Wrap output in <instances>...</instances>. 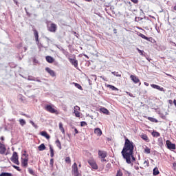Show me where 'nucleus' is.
<instances>
[{"mask_svg": "<svg viewBox=\"0 0 176 176\" xmlns=\"http://www.w3.org/2000/svg\"><path fill=\"white\" fill-rule=\"evenodd\" d=\"M141 138L146 141V142H149V138H148V135L146 134L140 135Z\"/></svg>", "mask_w": 176, "mask_h": 176, "instance_id": "nucleus-21", "label": "nucleus"}, {"mask_svg": "<svg viewBox=\"0 0 176 176\" xmlns=\"http://www.w3.org/2000/svg\"><path fill=\"white\" fill-rule=\"evenodd\" d=\"M69 63L74 65L75 68H78V60L74 58H69Z\"/></svg>", "mask_w": 176, "mask_h": 176, "instance_id": "nucleus-11", "label": "nucleus"}, {"mask_svg": "<svg viewBox=\"0 0 176 176\" xmlns=\"http://www.w3.org/2000/svg\"><path fill=\"white\" fill-rule=\"evenodd\" d=\"M78 109H80V108L78 106L74 107V111H78Z\"/></svg>", "mask_w": 176, "mask_h": 176, "instance_id": "nucleus-51", "label": "nucleus"}, {"mask_svg": "<svg viewBox=\"0 0 176 176\" xmlns=\"http://www.w3.org/2000/svg\"><path fill=\"white\" fill-rule=\"evenodd\" d=\"M47 28L50 32H56L57 31V25L56 23H51L48 25Z\"/></svg>", "mask_w": 176, "mask_h": 176, "instance_id": "nucleus-4", "label": "nucleus"}, {"mask_svg": "<svg viewBox=\"0 0 176 176\" xmlns=\"http://www.w3.org/2000/svg\"><path fill=\"white\" fill-rule=\"evenodd\" d=\"M98 156L99 157H101V159H105V157H107V151H102L101 150H99Z\"/></svg>", "mask_w": 176, "mask_h": 176, "instance_id": "nucleus-10", "label": "nucleus"}, {"mask_svg": "<svg viewBox=\"0 0 176 176\" xmlns=\"http://www.w3.org/2000/svg\"><path fill=\"white\" fill-rule=\"evenodd\" d=\"M130 78L134 83H138V82H140V78L135 76L131 75Z\"/></svg>", "mask_w": 176, "mask_h": 176, "instance_id": "nucleus-15", "label": "nucleus"}, {"mask_svg": "<svg viewBox=\"0 0 176 176\" xmlns=\"http://www.w3.org/2000/svg\"><path fill=\"white\" fill-rule=\"evenodd\" d=\"M24 50H25H25H27V47H24Z\"/></svg>", "mask_w": 176, "mask_h": 176, "instance_id": "nucleus-64", "label": "nucleus"}, {"mask_svg": "<svg viewBox=\"0 0 176 176\" xmlns=\"http://www.w3.org/2000/svg\"><path fill=\"white\" fill-rule=\"evenodd\" d=\"M54 163V160L53 158H52L50 160V165L51 166V167H53Z\"/></svg>", "mask_w": 176, "mask_h": 176, "instance_id": "nucleus-45", "label": "nucleus"}, {"mask_svg": "<svg viewBox=\"0 0 176 176\" xmlns=\"http://www.w3.org/2000/svg\"><path fill=\"white\" fill-rule=\"evenodd\" d=\"M72 171L74 176H82L80 173H79V170H78V164L76 162H74L72 166Z\"/></svg>", "mask_w": 176, "mask_h": 176, "instance_id": "nucleus-3", "label": "nucleus"}, {"mask_svg": "<svg viewBox=\"0 0 176 176\" xmlns=\"http://www.w3.org/2000/svg\"><path fill=\"white\" fill-rule=\"evenodd\" d=\"M101 162H107V160L105 158H102Z\"/></svg>", "mask_w": 176, "mask_h": 176, "instance_id": "nucleus-56", "label": "nucleus"}, {"mask_svg": "<svg viewBox=\"0 0 176 176\" xmlns=\"http://www.w3.org/2000/svg\"><path fill=\"white\" fill-rule=\"evenodd\" d=\"M11 162H12L15 164H17V166L20 164V162H19V155L17 154V152L14 151L11 157Z\"/></svg>", "mask_w": 176, "mask_h": 176, "instance_id": "nucleus-2", "label": "nucleus"}, {"mask_svg": "<svg viewBox=\"0 0 176 176\" xmlns=\"http://www.w3.org/2000/svg\"><path fill=\"white\" fill-rule=\"evenodd\" d=\"M126 94H129L130 97H134V96H133V94H131V93H130V92H127V91H126Z\"/></svg>", "mask_w": 176, "mask_h": 176, "instance_id": "nucleus-53", "label": "nucleus"}, {"mask_svg": "<svg viewBox=\"0 0 176 176\" xmlns=\"http://www.w3.org/2000/svg\"><path fill=\"white\" fill-rule=\"evenodd\" d=\"M160 172H159V169L157 168H155L153 170V175L156 176V175H159Z\"/></svg>", "mask_w": 176, "mask_h": 176, "instance_id": "nucleus-26", "label": "nucleus"}, {"mask_svg": "<svg viewBox=\"0 0 176 176\" xmlns=\"http://www.w3.org/2000/svg\"><path fill=\"white\" fill-rule=\"evenodd\" d=\"M148 120H150V122H153L154 123H157V122H159L157 119L152 117H148Z\"/></svg>", "mask_w": 176, "mask_h": 176, "instance_id": "nucleus-27", "label": "nucleus"}, {"mask_svg": "<svg viewBox=\"0 0 176 176\" xmlns=\"http://www.w3.org/2000/svg\"><path fill=\"white\" fill-rule=\"evenodd\" d=\"M46 61L47 63H49L50 64H52L53 63H54V58H53V57L50 56H47L45 57Z\"/></svg>", "mask_w": 176, "mask_h": 176, "instance_id": "nucleus-16", "label": "nucleus"}, {"mask_svg": "<svg viewBox=\"0 0 176 176\" xmlns=\"http://www.w3.org/2000/svg\"><path fill=\"white\" fill-rule=\"evenodd\" d=\"M6 152V146H5V144L0 142V154L5 155Z\"/></svg>", "mask_w": 176, "mask_h": 176, "instance_id": "nucleus-9", "label": "nucleus"}, {"mask_svg": "<svg viewBox=\"0 0 176 176\" xmlns=\"http://www.w3.org/2000/svg\"><path fill=\"white\" fill-rule=\"evenodd\" d=\"M94 133L98 137H100V135H102V131H101V129H100V128H96L94 130Z\"/></svg>", "mask_w": 176, "mask_h": 176, "instance_id": "nucleus-14", "label": "nucleus"}, {"mask_svg": "<svg viewBox=\"0 0 176 176\" xmlns=\"http://www.w3.org/2000/svg\"><path fill=\"white\" fill-rule=\"evenodd\" d=\"M107 87H109V89H111L113 91H118L119 90V89L116 88L115 86L111 85H108Z\"/></svg>", "mask_w": 176, "mask_h": 176, "instance_id": "nucleus-25", "label": "nucleus"}, {"mask_svg": "<svg viewBox=\"0 0 176 176\" xmlns=\"http://www.w3.org/2000/svg\"><path fill=\"white\" fill-rule=\"evenodd\" d=\"M139 36H140V38H142L143 39H145L146 41H148V42H151V39H152V38L146 37V36L144 35V34L142 33L139 34Z\"/></svg>", "mask_w": 176, "mask_h": 176, "instance_id": "nucleus-18", "label": "nucleus"}, {"mask_svg": "<svg viewBox=\"0 0 176 176\" xmlns=\"http://www.w3.org/2000/svg\"><path fill=\"white\" fill-rule=\"evenodd\" d=\"M30 124L33 126V127H34L35 129H37V128H38V125H36L34 122H33V121H30Z\"/></svg>", "mask_w": 176, "mask_h": 176, "instance_id": "nucleus-37", "label": "nucleus"}, {"mask_svg": "<svg viewBox=\"0 0 176 176\" xmlns=\"http://www.w3.org/2000/svg\"><path fill=\"white\" fill-rule=\"evenodd\" d=\"M50 157H54V150L53 149V147L50 144Z\"/></svg>", "mask_w": 176, "mask_h": 176, "instance_id": "nucleus-22", "label": "nucleus"}, {"mask_svg": "<svg viewBox=\"0 0 176 176\" xmlns=\"http://www.w3.org/2000/svg\"><path fill=\"white\" fill-rule=\"evenodd\" d=\"M131 159L133 162H135V157H134L133 154H131V155H130V162H131Z\"/></svg>", "mask_w": 176, "mask_h": 176, "instance_id": "nucleus-41", "label": "nucleus"}, {"mask_svg": "<svg viewBox=\"0 0 176 176\" xmlns=\"http://www.w3.org/2000/svg\"><path fill=\"white\" fill-rule=\"evenodd\" d=\"M168 76H170V78H173L174 76H171V74H166Z\"/></svg>", "mask_w": 176, "mask_h": 176, "instance_id": "nucleus-60", "label": "nucleus"}, {"mask_svg": "<svg viewBox=\"0 0 176 176\" xmlns=\"http://www.w3.org/2000/svg\"><path fill=\"white\" fill-rule=\"evenodd\" d=\"M113 33H114V34H116V33H117L116 29H113Z\"/></svg>", "mask_w": 176, "mask_h": 176, "instance_id": "nucleus-61", "label": "nucleus"}, {"mask_svg": "<svg viewBox=\"0 0 176 176\" xmlns=\"http://www.w3.org/2000/svg\"><path fill=\"white\" fill-rule=\"evenodd\" d=\"M153 137H160V133L159 132L153 131L152 133Z\"/></svg>", "mask_w": 176, "mask_h": 176, "instance_id": "nucleus-30", "label": "nucleus"}, {"mask_svg": "<svg viewBox=\"0 0 176 176\" xmlns=\"http://www.w3.org/2000/svg\"><path fill=\"white\" fill-rule=\"evenodd\" d=\"M56 146H58V148L59 149H62V147H61V142H60L59 140H57L56 142Z\"/></svg>", "mask_w": 176, "mask_h": 176, "instance_id": "nucleus-29", "label": "nucleus"}, {"mask_svg": "<svg viewBox=\"0 0 176 176\" xmlns=\"http://www.w3.org/2000/svg\"><path fill=\"white\" fill-rule=\"evenodd\" d=\"M34 82H38L39 83H41L42 81L39 80V78L34 77Z\"/></svg>", "mask_w": 176, "mask_h": 176, "instance_id": "nucleus-48", "label": "nucleus"}, {"mask_svg": "<svg viewBox=\"0 0 176 176\" xmlns=\"http://www.w3.org/2000/svg\"><path fill=\"white\" fill-rule=\"evenodd\" d=\"M34 38L36 39V42L37 43H39V35L38 34V31L34 30Z\"/></svg>", "mask_w": 176, "mask_h": 176, "instance_id": "nucleus-19", "label": "nucleus"}, {"mask_svg": "<svg viewBox=\"0 0 176 176\" xmlns=\"http://www.w3.org/2000/svg\"><path fill=\"white\" fill-rule=\"evenodd\" d=\"M106 167H107V168H109V167H111V164H107L106 165Z\"/></svg>", "mask_w": 176, "mask_h": 176, "instance_id": "nucleus-55", "label": "nucleus"}, {"mask_svg": "<svg viewBox=\"0 0 176 176\" xmlns=\"http://www.w3.org/2000/svg\"><path fill=\"white\" fill-rule=\"evenodd\" d=\"M45 71H46L48 74H50V75L51 76H53V77L56 76V73L54 72V71L52 70L50 67H46V68H45Z\"/></svg>", "mask_w": 176, "mask_h": 176, "instance_id": "nucleus-13", "label": "nucleus"}, {"mask_svg": "<svg viewBox=\"0 0 176 176\" xmlns=\"http://www.w3.org/2000/svg\"><path fill=\"white\" fill-rule=\"evenodd\" d=\"M28 80H32V81L34 82V80H35V77H34V76H29L28 77Z\"/></svg>", "mask_w": 176, "mask_h": 176, "instance_id": "nucleus-34", "label": "nucleus"}, {"mask_svg": "<svg viewBox=\"0 0 176 176\" xmlns=\"http://www.w3.org/2000/svg\"><path fill=\"white\" fill-rule=\"evenodd\" d=\"M158 145L159 146H160L162 148V146H163V138H160L158 139Z\"/></svg>", "mask_w": 176, "mask_h": 176, "instance_id": "nucleus-28", "label": "nucleus"}, {"mask_svg": "<svg viewBox=\"0 0 176 176\" xmlns=\"http://www.w3.org/2000/svg\"><path fill=\"white\" fill-rule=\"evenodd\" d=\"M166 146L168 149H170V151L175 149V144L172 143L170 140H166Z\"/></svg>", "mask_w": 176, "mask_h": 176, "instance_id": "nucleus-6", "label": "nucleus"}, {"mask_svg": "<svg viewBox=\"0 0 176 176\" xmlns=\"http://www.w3.org/2000/svg\"><path fill=\"white\" fill-rule=\"evenodd\" d=\"M21 166H22V167H24L25 168H26V167H28V158L21 157Z\"/></svg>", "mask_w": 176, "mask_h": 176, "instance_id": "nucleus-7", "label": "nucleus"}, {"mask_svg": "<svg viewBox=\"0 0 176 176\" xmlns=\"http://www.w3.org/2000/svg\"><path fill=\"white\" fill-rule=\"evenodd\" d=\"M144 164H146V166H147V167H148L149 166V162L144 161Z\"/></svg>", "mask_w": 176, "mask_h": 176, "instance_id": "nucleus-50", "label": "nucleus"}, {"mask_svg": "<svg viewBox=\"0 0 176 176\" xmlns=\"http://www.w3.org/2000/svg\"><path fill=\"white\" fill-rule=\"evenodd\" d=\"M74 113H75V116L76 118H80V113H79V111L74 110Z\"/></svg>", "mask_w": 176, "mask_h": 176, "instance_id": "nucleus-35", "label": "nucleus"}, {"mask_svg": "<svg viewBox=\"0 0 176 176\" xmlns=\"http://www.w3.org/2000/svg\"><path fill=\"white\" fill-rule=\"evenodd\" d=\"M59 130H60L63 134H65V130H64V127L63 126V122L59 123Z\"/></svg>", "mask_w": 176, "mask_h": 176, "instance_id": "nucleus-24", "label": "nucleus"}, {"mask_svg": "<svg viewBox=\"0 0 176 176\" xmlns=\"http://www.w3.org/2000/svg\"><path fill=\"white\" fill-rule=\"evenodd\" d=\"M88 163L94 170H98V166H97V164L96 163V162L93 160H89L88 161Z\"/></svg>", "mask_w": 176, "mask_h": 176, "instance_id": "nucleus-8", "label": "nucleus"}, {"mask_svg": "<svg viewBox=\"0 0 176 176\" xmlns=\"http://www.w3.org/2000/svg\"><path fill=\"white\" fill-rule=\"evenodd\" d=\"M144 85H145V86H149V83H148L146 82H144Z\"/></svg>", "mask_w": 176, "mask_h": 176, "instance_id": "nucleus-57", "label": "nucleus"}, {"mask_svg": "<svg viewBox=\"0 0 176 176\" xmlns=\"http://www.w3.org/2000/svg\"><path fill=\"white\" fill-rule=\"evenodd\" d=\"M173 79H174L175 80H176V77H173Z\"/></svg>", "mask_w": 176, "mask_h": 176, "instance_id": "nucleus-63", "label": "nucleus"}, {"mask_svg": "<svg viewBox=\"0 0 176 176\" xmlns=\"http://www.w3.org/2000/svg\"><path fill=\"white\" fill-rule=\"evenodd\" d=\"M66 163H71V158L69 157H67L65 158Z\"/></svg>", "mask_w": 176, "mask_h": 176, "instance_id": "nucleus-44", "label": "nucleus"}, {"mask_svg": "<svg viewBox=\"0 0 176 176\" xmlns=\"http://www.w3.org/2000/svg\"><path fill=\"white\" fill-rule=\"evenodd\" d=\"M144 153H147V154L151 153V148L146 147V148L144 149Z\"/></svg>", "mask_w": 176, "mask_h": 176, "instance_id": "nucleus-36", "label": "nucleus"}, {"mask_svg": "<svg viewBox=\"0 0 176 176\" xmlns=\"http://www.w3.org/2000/svg\"><path fill=\"white\" fill-rule=\"evenodd\" d=\"M123 159H125L128 164H131V161H130V156L134 154V143L129 138H125V143L122 151H121Z\"/></svg>", "mask_w": 176, "mask_h": 176, "instance_id": "nucleus-1", "label": "nucleus"}, {"mask_svg": "<svg viewBox=\"0 0 176 176\" xmlns=\"http://www.w3.org/2000/svg\"><path fill=\"white\" fill-rule=\"evenodd\" d=\"M151 87H153V89H156L157 90H160V91H165L164 88L161 87L157 85L152 84Z\"/></svg>", "mask_w": 176, "mask_h": 176, "instance_id": "nucleus-12", "label": "nucleus"}, {"mask_svg": "<svg viewBox=\"0 0 176 176\" xmlns=\"http://www.w3.org/2000/svg\"><path fill=\"white\" fill-rule=\"evenodd\" d=\"M173 104H174V105H175V107H176V100H175V99L173 100Z\"/></svg>", "mask_w": 176, "mask_h": 176, "instance_id": "nucleus-58", "label": "nucleus"}, {"mask_svg": "<svg viewBox=\"0 0 176 176\" xmlns=\"http://www.w3.org/2000/svg\"><path fill=\"white\" fill-rule=\"evenodd\" d=\"M45 111H47V112H50V113H56L57 110H56L52 105L47 104L45 107Z\"/></svg>", "mask_w": 176, "mask_h": 176, "instance_id": "nucleus-5", "label": "nucleus"}, {"mask_svg": "<svg viewBox=\"0 0 176 176\" xmlns=\"http://www.w3.org/2000/svg\"><path fill=\"white\" fill-rule=\"evenodd\" d=\"M22 155L25 156V157L28 159V154H27V151H24V153Z\"/></svg>", "mask_w": 176, "mask_h": 176, "instance_id": "nucleus-46", "label": "nucleus"}, {"mask_svg": "<svg viewBox=\"0 0 176 176\" xmlns=\"http://www.w3.org/2000/svg\"><path fill=\"white\" fill-rule=\"evenodd\" d=\"M12 167L15 168V170H17V171H21V169L20 168V167L17 166L13 165Z\"/></svg>", "mask_w": 176, "mask_h": 176, "instance_id": "nucleus-43", "label": "nucleus"}, {"mask_svg": "<svg viewBox=\"0 0 176 176\" xmlns=\"http://www.w3.org/2000/svg\"><path fill=\"white\" fill-rule=\"evenodd\" d=\"M80 126L81 127H85V126H87V122L85 121L80 122Z\"/></svg>", "mask_w": 176, "mask_h": 176, "instance_id": "nucleus-38", "label": "nucleus"}, {"mask_svg": "<svg viewBox=\"0 0 176 176\" xmlns=\"http://www.w3.org/2000/svg\"><path fill=\"white\" fill-rule=\"evenodd\" d=\"M100 112L102 113H104V115H109V111L106 108H100Z\"/></svg>", "mask_w": 176, "mask_h": 176, "instance_id": "nucleus-20", "label": "nucleus"}, {"mask_svg": "<svg viewBox=\"0 0 176 176\" xmlns=\"http://www.w3.org/2000/svg\"><path fill=\"white\" fill-rule=\"evenodd\" d=\"M25 10L28 14V16H31V14L28 12V11L27 10V8H25Z\"/></svg>", "mask_w": 176, "mask_h": 176, "instance_id": "nucleus-54", "label": "nucleus"}, {"mask_svg": "<svg viewBox=\"0 0 176 176\" xmlns=\"http://www.w3.org/2000/svg\"><path fill=\"white\" fill-rule=\"evenodd\" d=\"M173 10H176V6H174Z\"/></svg>", "mask_w": 176, "mask_h": 176, "instance_id": "nucleus-62", "label": "nucleus"}, {"mask_svg": "<svg viewBox=\"0 0 176 176\" xmlns=\"http://www.w3.org/2000/svg\"><path fill=\"white\" fill-rule=\"evenodd\" d=\"M141 20H144V18L137 16L135 18V21H141Z\"/></svg>", "mask_w": 176, "mask_h": 176, "instance_id": "nucleus-42", "label": "nucleus"}, {"mask_svg": "<svg viewBox=\"0 0 176 176\" xmlns=\"http://www.w3.org/2000/svg\"><path fill=\"white\" fill-rule=\"evenodd\" d=\"M116 176H123V173H122V170H118L117 171Z\"/></svg>", "mask_w": 176, "mask_h": 176, "instance_id": "nucleus-39", "label": "nucleus"}, {"mask_svg": "<svg viewBox=\"0 0 176 176\" xmlns=\"http://www.w3.org/2000/svg\"><path fill=\"white\" fill-rule=\"evenodd\" d=\"M41 135H42L43 137L46 138L47 140H50V135L46 131H41Z\"/></svg>", "mask_w": 176, "mask_h": 176, "instance_id": "nucleus-17", "label": "nucleus"}, {"mask_svg": "<svg viewBox=\"0 0 176 176\" xmlns=\"http://www.w3.org/2000/svg\"><path fill=\"white\" fill-rule=\"evenodd\" d=\"M137 50H138V53H140V56H145L144 54V51L140 50L139 48H137Z\"/></svg>", "mask_w": 176, "mask_h": 176, "instance_id": "nucleus-40", "label": "nucleus"}, {"mask_svg": "<svg viewBox=\"0 0 176 176\" xmlns=\"http://www.w3.org/2000/svg\"><path fill=\"white\" fill-rule=\"evenodd\" d=\"M133 3H138V0H131Z\"/></svg>", "mask_w": 176, "mask_h": 176, "instance_id": "nucleus-52", "label": "nucleus"}, {"mask_svg": "<svg viewBox=\"0 0 176 176\" xmlns=\"http://www.w3.org/2000/svg\"><path fill=\"white\" fill-rule=\"evenodd\" d=\"M19 123L21 126H25V120L24 119H20L19 120Z\"/></svg>", "mask_w": 176, "mask_h": 176, "instance_id": "nucleus-32", "label": "nucleus"}, {"mask_svg": "<svg viewBox=\"0 0 176 176\" xmlns=\"http://www.w3.org/2000/svg\"><path fill=\"white\" fill-rule=\"evenodd\" d=\"M38 149L40 151H45V149H46V146H45V144L43 143L38 146Z\"/></svg>", "mask_w": 176, "mask_h": 176, "instance_id": "nucleus-23", "label": "nucleus"}, {"mask_svg": "<svg viewBox=\"0 0 176 176\" xmlns=\"http://www.w3.org/2000/svg\"><path fill=\"white\" fill-rule=\"evenodd\" d=\"M74 84L75 87H77V89H79V90H82V86L76 82H73Z\"/></svg>", "mask_w": 176, "mask_h": 176, "instance_id": "nucleus-31", "label": "nucleus"}, {"mask_svg": "<svg viewBox=\"0 0 176 176\" xmlns=\"http://www.w3.org/2000/svg\"><path fill=\"white\" fill-rule=\"evenodd\" d=\"M1 141H4L5 138H3V136L1 137Z\"/></svg>", "mask_w": 176, "mask_h": 176, "instance_id": "nucleus-59", "label": "nucleus"}, {"mask_svg": "<svg viewBox=\"0 0 176 176\" xmlns=\"http://www.w3.org/2000/svg\"><path fill=\"white\" fill-rule=\"evenodd\" d=\"M111 74H113V75H114V76H118V78H120V76H122V75L121 74H119L118 72H111Z\"/></svg>", "mask_w": 176, "mask_h": 176, "instance_id": "nucleus-33", "label": "nucleus"}, {"mask_svg": "<svg viewBox=\"0 0 176 176\" xmlns=\"http://www.w3.org/2000/svg\"><path fill=\"white\" fill-rule=\"evenodd\" d=\"M73 129H74V135L76 134H78L79 131H78V129L76 128H75V127H73Z\"/></svg>", "mask_w": 176, "mask_h": 176, "instance_id": "nucleus-47", "label": "nucleus"}, {"mask_svg": "<svg viewBox=\"0 0 176 176\" xmlns=\"http://www.w3.org/2000/svg\"><path fill=\"white\" fill-rule=\"evenodd\" d=\"M28 171L30 173V174H34V170L31 168H28Z\"/></svg>", "mask_w": 176, "mask_h": 176, "instance_id": "nucleus-49", "label": "nucleus"}]
</instances>
